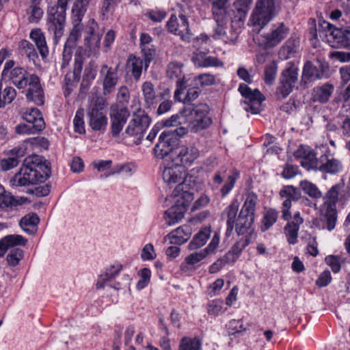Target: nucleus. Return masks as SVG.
Segmentation results:
<instances>
[{
  "mask_svg": "<svg viewBox=\"0 0 350 350\" xmlns=\"http://www.w3.org/2000/svg\"><path fill=\"white\" fill-rule=\"evenodd\" d=\"M258 196L254 192L245 195L244 203L237 215L239 203L233 200L222 213V217L226 221V237H230L235 229L238 235H244L248 232L254 220Z\"/></svg>",
  "mask_w": 350,
  "mask_h": 350,
  "instance_id": "obj_1",
  "label": "nucleus"
},
{
  "mask_svg": "<svg viewBox=\"0 0 350 350\" xmlns=\"http://www.w3.org/2000/svg\"><path fill=\"white\" fill-rule=\"evenodd\" d=\"M51 174L50 167L45 163H42L40 158L34 155L26 158L18 172L10 180L15 187H23L43 182Z\"/></svg>",
  "mask_w": 350,
  "mask_h": 350,
  "instance_id": "obj_2",
  "label": "nucleus"
},
{
  "mask_svg": "<svg viewBox=\"0 0 350 350\" xmlns=\"http://www.w3.org/2000/svg\"><path fill=\"white\" fill-rule=\"evenodd\" d=\"M186 185H180L175 188L172 193L167 199L173 204L165 212V220L167 225L172 226L178 223L183 217L190 203L193 200V193L188 191H183Z\"/></svg>",
  "mask_w": 350,
  "mask_h": 350,
  "instance_id": "obj_3",
  "label": "nucleus"
},
{
  "mask_svg": "<svg viewBox=\"0 0 350 350\" xmlns=\"http://www.w3.org/2000/svg\"><path fill=\"white\" fill-rule=\"evenodd\" d=\"M347 196L345 191V183L341 181L333 185L323 197V218L325 226L324 228L329 231L334 229L337 221L336 203L345 202Z\"/></svg>",
  "mask_w": 350,
  "mask_h": 350,
  "instance_id": "obj_4",
  "label": "nucleus"
},
{
  "mask_svg": "<svg viewBox=\"0 0 350 350\" xmlns=\"http://www.w3.org/2000/svg\"><path fill=\"white\" fill-rule=\"evenodd\" d=\"M150 121V117L144 110L137 109L132 114L131 119L122 135L124 137H133V142L135 144H140Z\"/></svg>",
  "mask_w": 350,
  "mask_h": 350,
  "instance_id": "obj_5",
  "label": "nucleus"
},
{
  "mask_svg": "<svg viewBox=\"0 0 350 350\" xmlns=\"http://www.w3.org/2000/svg\"><path fill=\"white\" fill-rule=\"evenodd\" d=\"M319 34L321 38L325 37L328 42L350 49V27L338 28L323 21L319 24Z\"/></svg>",
  "mask_w": 350,
  "mask_h": 350,
  "instance_id": "obj_6",
  "label": "nucleus"
},
{
  "mask_svg": "<svg viewBox=\"0 0 350 350\" xmlns=\"http://www.w3.org/2000/svg\"><path fill=\"white\" fill-rule=\"evenodd\" d=\"M162 178L164 183L170 187L177 185V188L180 185H186L183 191H189L194 193V188L190 185L191 176H188L185 167L179 164H172L165 166L162 171Z\"/></svg>",
  "mask_w": 350,
  "mask_h": 350,
  "instance_id": "obj_7",
  "label": "nucleus"
},
{
  "mask_svg": "<svg viewBox=\"0 0 350 350\" xmlns=\"http://www.w3.org/2000/svg\"><path fill=\"white\" fill-rule=\"evenodd\" d=\"M275 0H257L250 23L260 30L275 15Z\"/></svg>",
  "mask_w": 350,
  "mask_h": 350,
  "instance_id": "obj_8",
  "label": "nucleus"
},
{
  "mask_svg": "<svg viewBox=\"0 0 350 350\" xmlns=\"http://www.w3.org/2000/svg\"><path fill=\"white\" fill-rule=\"evenodd\" d=\"M297 67L294 63L288 62L281 74L280 85L276 90V96L278 98H284L289 95L297 81Z\"/></svg>",
  "mask_w": 350,
  "mask_h": 350,
  "instance_id": "obj_9",
  "label": "nucleus"
},
{
  "mask_svg": "<svg viewBox=\"0 0 350 350\" xmlns=\"http://www.w3.org/2000/svg\"><path fill=\"white\" fill-rule=\"evenodd\" d=\"M66 11L62 8L51 7L47 12V27L49 31L53 34L54 42L57 44L58 40L64 35L66 24Z\"/></svg>",
  "mask_w": 350,
  "mask_h": 350,
  "instance_id": "obj_10",
  "label": "nucleus"
},
{
  "mask_svg": "<svg viewBox=\"0 0 350 350\" xmlns=\"http://www.w3.org/2000/svg\"><path fill=\"white\" fill-rule=\"evenodd\" d=\"M212 2V12L213 18L217 23L214 29L213 38L215 39L224 40L227 38L226 33V3L228 0H211Z\"/></svg>",
  "mask_w": 350,
  "mask_h": 350,
  "instance_id": "obj_11",
  "label": "nucleus"
},
{
  "mask_svg": "<svg viewBox=\"0 0 350 350\" xmlns=\"http://www.w3.org/2000/svg\"><path fill=\"white\" fill-rule=\"evenodd\" d=\"M183 64L177 62H170L167 68V77L172 80H176V90L174 92V98L181 101V95L184 90L187 89V81L185 80V76L183 71Z\"/></svg>",
  "mask_w": 350,
  "mask_h": 350,
  "instance_id": "obj_12",
  "label": "nucleus"
},
{
  "mask_svg": "<svg viewBox=\"0 0 350 350\" xmlns=\"http://www.w3.org/2000/svg\"><path fill=\"white\" fill-rule=\"evenodd\" d=\"M239 91L246 99L244 103L247 107H245V109L254 114L258 113L260 111L261 103L265 99L261 92L257 89L252 90L245 83L239 85Z\"/></svg>",
  "mask_w": 350,
  "mask_h": 350,
  "instance_id": "obj_13",
  "label": "nucleus"
},
{
  "mask_svg": "<svg viewBox=\"0 0 350 350\" xmlns=\"http://www.w3.org/2000/svg\"><path fill=\"white\" fill-rule=\"evenodd\" d=\"M103 102L97 100L88 109L89 125L94 131L105 130L107 124V118L103 111Z\"/></svg>",
  "mask_w": 350,
  "mask_h": 350,
  "instance_id": "obj_14",
  "label": "nucleus"
},
{
  "mask_svg": "<svg viewBox=\"0 0 350 350\" xmlns=\"http://www.w3.org/2000/svg\"><path fill=\"white\" fill-rule=\"evenodd\" d=\"M279 195L281 198L284 199L282 204V217L283 219L288 221L291 218L290 209L292 206V202L297 201L300 198V192L292 185H286L280 189Z\"/></svg>",
  "mask_w": 350,
  "mask_h": 350,
  "instance_id": "obj_15",
  "label": "nucleus"
},
{
  "mask_svg": "<svg viewBox=\"0 0 350 350\" xmlns=\"http://www.w3.org/2000/svg\"><path fill=\"white\" fill-rule=\"evenodd\" d=\"M180 23L178 22L176 15L172 14L167 23V27L171 33L180 36L183 40L189 42L192 35L189 29L188 21L183 14L179 15Z\"/></svg>",
  "mask_w": 350,
  "mask_h": 350,
  "instance_id": "obj_16",
  "label": "nucleus"
},
{
  "mask_svg": "<svg viewBox=\"0 0 350 350\" xmlns=\"http://www.w3.org/2000/svg\"><path fill=\"white\" fill-rule=\"evenodd\" d=\"M27 86H29L26 92L27 100L31 101L39 106L44 105V93L39 77L35 74L31 75L27 82Z\"/></svg>",
  "mask_w": 350,
  "mask_h": 350,
  "instance_id": "obj_17",
  "label": "nucleus"
},
{
  "mask_svg": "<svg viewBox=\"0 0 350 350\" xmlns=\"http://www.w3.org/2000/svg\"><path fill=\"white\" fill-rule=\"evenodd\" d=\"M175 141L172 139V134L170 132L165 131L161 133L159 137V142L156 144L154 148V152L157 157L163 159L170 155L174 159V152L175 149L173 148V143Z\"/></svg>",
  "mask_w": 350,
  "mask_h": 350,
  "instance_id": "obj_18",
  "label": "nucleus"
},
{
  "mask_svg": "<svg viewBox=\"0 0 350 350\" xmlns=\"http://www.w3.org/2000/svg\"><path fill=\"white\" fill-rule=\"evenodd\" d=\"M118 66L115 68L103 64L100 70V77L103 79V94L105 95L111 93L116 88L119 77L118 75Z\"/></svg>",
  "mask_w": 350,
  "mask_h": 350,
  "instance_id": "obj_19",
  "label": "nucleus"
},
{
  "mask_svg": "<svg viewBox=\"0 0 350 350\" xmlns=\"http://www.w3.org/2000/svg\"><path fill=\"white\" fill-rule=\"evenodd\" d=\"M80 19L72 18V29L70 32L69 37L65 43L63 51L64 59H69L71 56V50L75 47L77 41L80 39L83 31L84 26Z\"/></svg>",
  "mask_w": 350,
  "mask_h": 350,
  "instance_id": "obj_20",
  "label": "nucleus"
},
{
  "mask_svg": "<svg viewBox=\"0 0 350 350\" xmlns=\"http://www.w3.org/2000/svg\"><path fill=\"white\" fill-rule=\"evenodd\" d=\"M288 33L289 29L283 23L273 25L271 31L265 36V46L270 48L278 45Z\"/></svg>",
  "mask_w": 350,
  "mask_h": 350,
  "instance_id": "obj_21",
  "label": "nucleus"
},
{
  "mask_svg": "<svg viewBox=\"0 0 350 350\" xmlns=\"http://www.w3.org/2000/svg\"><path fill=\"white\" fill-rule=\"evenodd\" d=\"M174 155V159L185 167L190 165L198 157L199 151L193 146H180L175 148Z\"/></svg>",
  "mask_w": 350,
  "mask_h": 350,
  "instance_id": "obj_22",
  "label": "nucleus"
},
{
  "mask_svg": "<svg viewBox=\"0 0 350 350\" xmlns=\"http://www.w3.org/2000/svg\"><path fill=\"white\" fill-rule=\"evenodd\" d=\"M130 113L125 107L113 109L111 113V129L113 137H117L122 130Z\"/></svg>",
  "mask_w": 350,
  "mask_h": 350,
  "instance_id": "obj_23",
  "label": "nucleus"
},
{
  "mask_svg": "<svg viewBox=\"0 0 350 350\" xmlns=\"http://www.w3.org/2000/svg\"><path fill=\"white\" fill-rule=\"evenodd\" d=\"M303 221L299 213H297L294 215L293 221L288 222L284 227L285 235L289 244L295 245L297 243L299 226Z\"/></svg>",
  "mask_w": 350,
  "mask_h": 350,
  "instance_id": "obj_24",
  "label": "nucleus"
},
{
  "mask_svg": "<svg viewBox=\"0 0 350 350\" xmlns=\"http://www.w3.org/2000/svg\"><path fill=\"white\" fill-rule=\"evenodd\" d=\"M27 240L22 235L10 234L0 240V257L4 256L7 251L16 246H25Z\"/></svg>",
  "mask_w": 350,
  "mask_h": 350,
  "instance_id": "obj_25",
  "label": "nucleus"
},
{
  "mask_svg": "<svg viewBox=\"0 0 350 350\" xmlns=\"http://www.w3.org/2000/svg\"><path fill=\"white\" fill-rule=\"evenodd\" d=\"M341 162L332 157H329L324 154L319 159L318 170L322 172L329 174H337L342 170Z\"/></svg>",
  "mask_w": 350,
  "mask_h": 350,
  "instance_id": "obj_26",
  "label": "nucleus"
},
{
  "mask_svg": "<svg viewBox=\"0 0 350 350\" xmlns=\"http://www.w3.org/2000/svg\"><path fill=\"white\" fill-rule=\"evenodd\" d=\"M191 59L195 66L198 68L220 67L224 64L217 57L206 56L202 52L194 53Z\"/></svg>",
  "mask_w": 350,
  "mask_h": 350,
  "instance_id": "obj_27",
  "label": "nucleus"
},
{
  "mask_svg": "<svg viewBox=\"0 0 350 350\" xmlns=\"http://www.w3.org/2000/svg\"><path fill=\"white\" fill-rule=\"evenodd\" d=\"M30 75L23 68L15 67L10 70L8 77L18 88L23 89L27 86Z\"/></svg>",
  "mask_w": 350,
  "mask_h": 350,
  "instance_id": "obj_28",
  "label": "nucleus"
},
{
  "mask_svg": "<svg viewBox=\"0 0 350 350\" xmlns=\"http://www.w3.org/2000/svg\"><path fill=\"white\" fill-rule=\"evenodd\" d=\"M30 38L35 42L39 53L44 59L49 55V48L43 32L40 29H32L30 33Z\"/></svg>",
  "mask_w": 350,
  "mask_h": 350,
  "instance_id": "obj_29",
  "label": "nucleus"
},
{
  "mask_svg": "<svg viewBox=\"0 0 350 350\" xmlns=\"http://www.w3.org/2000/svg\"><path fill=\"white\" fill-rule=\"evenodd\" d=\"M191 229L188 226H182L171 232L167 238L170 243L181 245L185 243L190 237Z\"/></svg>",
  "mask_w": 350,
  "mask_h": 350,
  "instance_id": "obj_30",
  "label": "nucleus"
},
{
  "mask_svg": "<svg viewBox=\"0 0 350 350\" xmlns=\"http://www.w3.org/2000/svg\"><path fill=\"white\" fill-rule=\"evenodd\" d=\"M208 112V107L206 104H200L196 107L189 105L184 109L183 115L184 116H189L190 120H204L205 118H209L207 114Z\"/></svg>",
  "mask_w": 350,
  "mask_h": 350,
  "instance_id": "obj_31",
  "label": "nucleus"
},
{
  "mask_svg": "<svg viewBox=\"0 0 350 350\" xmlns=\"http://www.w3.org/2000/svg\"><path fill=\"white\" fill-rule=\"evenodd\" d=\"M25 154L23 148H14L10 151L11 156L7 159H3L0 161V166L3 171H8L16 167L19 163L18 159Z\"/></svg>",
  "mask_w": 350,
  "mask_h": 350,
  "instance_id": "obj_32",
  "label": "nucleus"
},
{
  "mask_svg": "<svg viewBox=\"0 0 350 350\" xmlns=\"http://www.w3.org/2000/svg\"><path fill=\"white\" fill-rule=\"evenodd\" d=\"M39 221L38 216L36 213H31L24 216L19 224L24 232L28 234H34L37 232Z\"/></svg>",
  "mask_w": 350,
  "mask_h": 350,
  "instance_id": "obj_33",
  "label": "nucleus"
},
{
  "mask_svg": "<svg viewBox=\"0 0 350 350\" xmlns=\"http://www.w3.org/2000/svg\"><path fill=\"white\" fill-rule=\"evenodd\" d=\"M144 62L139 57L130 55L126 63L127 72L130 73L135 81H139L143 70Z\"/></svg>",
  "mask_w": 350,
  "mask_h": 350,
  "instance_id": "obj_34",
  "label": "nucleus"
},
{
  "mask_svg": "<svg viewBox=\"0 0 350 350\" xmlns=\"http://www.w3.org/2000/svg\"><path fill=\"white\" fill-rule=\"evenodd\" d=\"M334 91V86L330 83H325L314 88L312 99L314 101L326 103Z\"/></svg>",
  "mask_w": 350,
  "mask_h": 350,
  "instance_id": "obj_35",
  "label": "nucleus"
},
{
  "mask_svg": "<svg viewBox=\"0 0 350 350\" xmlns=\"http://www.w3.org/2000/svg\"><path fill=\"white\" fill-rule=\"evenodd\" d=\"M211 228L204 227L196 234L189 243V247L191 250H197L202 247L211 236Z\"/></svg>",
  "mask_w": 350,
  "mask_h": 350,
  "instance_id": "obj_36",
  "label": "nucleus"
},
{
  "mask_svg": "<svg viewBox=\"0 0 350 350\" xmlns=\"http://www.w3.org/2000/svg\"><path fill=\"white\" fill-rule=\"evenodd\" d=\"M321 76L322 74L311 62L308 61L305 63L301 75V82L307 83L315 79H321Z\"/></svg>",
  "mask_w": 350,
  "mask_h": 350,
  "instance_id": "obj_37",
  "label": "nucleus"
},
{
  "mask_svg": "<svg viewBox=\"0 0 350 350\" xmlns=\"http://www.w3.org/2000/svg\"><path fill=\"white\" fill-rule=\"evenodd\" d=\"M22 117L27 123H31L33 125H38V121L40 120L42 124V128H45V122L42 115L40 111L36 108L31 107L24 109L22 113Z\"/></svg>",
  "mask_w": 350,
  "mask_h": 350,
  "instance_id": "obj_38",
  "label": "nucleus"
},
{
  "mask_svg": "<svg viewBox=\"0 0 350 350\" xmlns=\"http://www.w3.org/2000/svg\"><path fill=\"white\" fill-rule=\"evenodd\" d=\"M142 91L146 107L150 108L155 103L157 98L154 85L150 81H145L142 84Z\"/></svg>",
  "mask_w": 350,
  "mask_h": 350,
  "instance_id": "obj_39",
  "label": "nucleus"
},
{
  "mask_svg": "<svg viewBox=\"0 0 350 350\" xmlns=\"http://www.w3.org/2000/svg\"><path fill=\"white\" fill-rule=\"evenodd\" d=\"M18 51L23 56H26L33 63L38 59V55L33 44L27 40H23L18 43Z\"/></svg>",
  "mask_w": 350,
  "mask_h": 350,
  "instance_id": "obj_40",
  "label": "nucleus"
},
{
  "mask_svg": "<svg viewBox=\"0 0 350 350\" xmlns=\"http://www.w3.org/2000/svg\"><path fill=\"white\" fill-rule=\"evenodd\" d=\"M121 269L120 265H112L109 269H107L106 271L100 275L98 279L96 282V288H102L105 286V284L110 282L113 278H114L120 272Z\"/></svg>",
  "mask_w": 350,
  "mask_h": 350,
  "instance_id": "obj_41",
  "label": "nucleus"
},
{
  "mask_svg": "<svg viewBox=\"0 0 350 350\" xmlns=\"http://www.w3.org/2000/svg\"><path fill=\"white\" fill-rule=\"evenodd\" d=\"M18 204H21V203L15 199L10 193L6 191L0 184V208L16 206Z\"/></svg>",
  "mask_w": 350,
  "mask_h": 350,
  "instance_id": "obj_42",
  "label": "nucleus"
},
{
  "mask_svg": "<svg viewBox=\"0 0 350 350\" xmlns=\"http://www.w3.org/2000/svg\"><path fill=\"white\" fill-rule=\"evenodd\" d=\"M38 125H33L31 123L20 124L15 127V131L19 135H31L36 134L42 131L44 129L42 128V124L40 120L38 121Z\"/></svg>",
  "mask_w": 350,
  "mask_h": 350,
  "instance_id": "obj_43",
  "label": "nucleus"
},
{
  "mask_svg": "<svg viewBox=\"0 0 350 350\" xmlns=\"http://www.w3.org/2000/svg\"><path fill=\"white\" fill-rule=\"evenodd\" d=\"M299 45V40L295 38H290L280 50V55L284 59H288L296 52Z\"/></svg>",
  "mask_w": 350,
  "mask_h": 350,
  "instance_id": "obj_44",
  "label": "nucleus"
},
{
  "mask_svg": "<svg viewBox=\"0 0 350 350\" xmlns=\"http://www.w3.org/2000/svg\"><path fill=\"white\" fill-rule=\"evenodd\" d=\"M278 212L273 208H268L265 211L262 220L261 230L265 232L275 224L278 219Z\"/></svg>",
  "mask_w": 350,
  "mask_h": 350,
  "instance_id": "obj_45",
  "label": "nucleus"
},
{
  "mask_svg": "<svg viewBox=\"0 0 350 350\" xmlns=\"http://www.w3.org/2000/svg\"><path fill=\"white\" fill-rule=\"evenodd\" d=\"M96 75V65L95 62H90L88 66L85 68L84 75L82 83L81 84V88L88 89L90 84L93 81Z\"/></svg>",
  "mask_w": 350,
  "mask_h": 350,
  "instance_id": "obj_46",
  "label": "nucleus"
},
{
  "mask_svg": "<svg viewBox=\"0 0 350 350\" xmlns=\"http://www.w3.org/2000/svg\"><path fill=\"white\" fill-rule=\"evenodd\" d=\"M42 0H31L29 8V20L31 23H38L43 16V10L39 6Z\"/></svg>",
  "mask_w": 350,
  "mask_h": 350,
  "instance_id": "obj_47",
  "label": "nucleus"
},
{
  "mask_svg": "<svg viewBox=\"0 0 350 350\" xmlns=\"http://www.w3.org/2000/svg\"><path fill=\"white\" fill-rule=\"evenodd\" d=\"M2 85L0 84V108L11 103L16 96V91L12 87H6L1 92Z\"/></svg>",
  "mask_w": 350,
  "mask_h": 350,
  "instance_id": "obj_48",
  "label": "nucleus"
},
{
  "mask_svg": "<svg viewBox=\"0 0 350 350\" xmlns=\"http://www.w3.org/2000/svg\"><path fill=\"white\" fill-rule=\"evenodd\" d=\"M90 0H77L72 7V18L82 20Z\"/></svg>",
  "mask_w": 350,
  "mask_h": 350,
  "instance_id": "obj_49",
  "label": "nucleus"
},
{
  "mask_svg": "<svg viewBox=\"0 0 350 350\" xmlns=\"http://www.w3.org/2000/svg\"><path fill=\"white\" fill-rule=\"evenodd\" d=\"M299 186L306 194L312 198H320L322 197V193L319 188L310 181L301 180Z\"/></svg>",
  "mask_w": 350,
  "mask_h": 350,
  "instance_id": "obj_50",
  "label": "nucleus"
},
{
  "mask_svg": "<svg viewBox=\"0 0 350 350\" xmlns=\"http://www.w3.org/2000/svg\"><path fill=\"white\" fill-rule=\"evenodd\" d=\"M278 66L275 62L269 63L265 68L264 81L267 85H272L275 79Z\"/></svg>",
  "mask_w": 350,
  "mask_h": 350,
  "instance_id": "obj_51",
  "label": "nucleus"
},
{
  "mask_svg": "<svg viewBox=\"0 0 350 350\" xmlns=\"http://www.w3.org/2000/svg\"><path fill=\"white\" fill-rule=\"evenodd\" d=\"M200 348L201 342L198 338L184 337L179 345V350H200Z\"/></svg>",
  "mask_w": 350,
  "mask_h": 350,
  "instance_id": "obj_52",
  "label": "nucleus"
},
{
  "mask_svg": "<svg viewBox=\"0 0 350 350\" xmlns=\"http://www.w3.org/2000/svg\"><path fill=\"white\" fill-rule=\"evenodd\" d=\"M212 120L210 118H205L204 120H189L188 126L189 131L192 133H198L203 129H206L211 125Z\"/></svg>",
  "mask_w": 350,
  "mask_h": 350,
  "instance_id": "obj_53",
  "label": "nucleus"
},
{
  "mask_svg": "<svg viewBox=\"0 0 350 350\" xmlns=\"http://www.w3.org/2000/svg\"><path fill=\"white\" fill-rule=\"evenodd\" d=\"M24 253L21 249L14 248L10 250L6 257V260L10 266L15 267L23 258Z\"/></svg>",
  "mask_w": 350,
  "mask_h": 350,
  "instance_id": "obj_54",
  "label": "nucleus"
},
{
  "mask_svg": "<svg viewBox=\"0 0 350 350\" xmlns=\"http://www.w3.org/2000/svg\"><path fill=\"white\" fill-rule=\"evenodd\" d=\"M83 117L84 109L80 108L76 111L75 116L73 120L75 131L80 134H83L85 132Z\"/></svg>",
  "mask_w": 350,
  "mask_h": 350,
  "instance_id": "obj_55",
  "label": "nucleus"
},
{
  "mask_svg": "<svg viewBox=\"0 0 350 350\" xmlns=\"http://www.w3.org/2000/svg\"><path fill=\"white\" fill-rule=\"evenodd\" d=\"M208 256L206 250H202L195 252L187 256L185 259V262L187 265L194 266L201 262Z\"/></svg>",
  "mask_w": 350,
  "mask_h": 350,
  "instance_id": "obj_56",
  "label": "nucleus"
},
{
  "mask_svg": "<svg viewBox=\"0 0 350 350\" xmlns=\"http://www.w3.org/2000/svg\"><path fill=\"white\" fill-rule=\"evenodd\" d=\"M301 165L306 168L307 170L311 169H318L319 165V160H318L316 157L315 153L313 150L311 152L300 161Z\"/></svg>",
  "mask_w": 350,
  "mask_h": 350,
  "instance_id": "obj_57",
  "label": "nucleus"
},
{
  "mask_svg": "<svg viewBox=\"0 0 350 350\" xmlns=\"http://www.w3.org/2000/svg\"><path fill=\"white\" fill-rule=\"evenodd\" d=\"M239 177V173L236 170H234L232 174L228 176L227 181L221 189V193L223 197L228 195L232 189Z\"/></svg>",
  "mask_w": 350,
  "mask_h": 350,
  "instance_id": "obj_58",
  "label": "nucleus"
},
{
  "mask_svg": "<svg viewBox=\"0 0 350 350\" xmlns=\"http://www.w3.org/2000/svg\"><path fill=\"white\" fill-rule=\"evenodd\" d=\"M194 85L200 84L201 86H208L215 83V77L209 73L200 74L193 79Z\"/></svg>",
  "mask_w": 350,
  "mask_h": 350,
  "instance_id": "obj_59",
  "label": "nucleus"
},
{
  "mask_svg": "<svg viewBox=\"0 0 350 350\" xmlns=\"http://www.w3.org/2000/svg\"><path fill=\"white\" fill-rule=\"evenodd\" d=\"M134 169V165L131 163L120 165L119 166H117L116 170L111 171L108 174L101 175L100 178H107L109 176L115 174L116 173H124V174L129 176L132 174Z\"/></svg>",
  "mask_w": 350,
  "mask_h": 350,
  "instance_id": "obj_60",
  "label": "nucleus"
},
{
  "mask_svg": "<svg viewBox=\"0 0 350 350\" xmlns=\"http://www.w3.org/2000/svg\"><path fill=\"white\" fill-rule=\"evenodd\" d=\"M90 33L92 35L91 39L94 40V42H90V38L89 37H86L85 38V44L90 49V50L96 51L99 47L100 44L101 36L99 34L94 35V29H90Z\"/></svg>",
  "mask_w": 350,
  "mask_h": 350,
  "instance_id": "obj_61",
  "label": "nucleus"
},
{
  "mask_svg": "<svg viewBox=\"0 0 350 350\" xmlns=\"http://www.w3.org/2000/svg\"><path fill=\"white\" fill-rule=\"evenodd\" d=\"M187 88H188L186 96L183 98L181 97V100H183L185 103H190L196 100L200 95V90L196 86L191 87V85H187Z\"/></svg>",
  "mask_w": 350,
  "mask_h": 350,
  "instance_id": "obj_62",
  "label": "nucleus"
},
{
  "mask_svg": "<svg viewBox=\"0 0 350 350\" xmlns=\"http://www.w3.org/2000/svg\"><path fill=\"white\" fill-rule=\"evenodd\" d=\"M139 274L141 279L137 284V288L138 289H142L149 283L151 272L149 269L144 268L139 271Z\"/></svg>",
  "mask_w": 350,
  "mask_h": 350,
  "instance_id": "obj_63",
  "label": "nucleus"
},
{
  "mask_svg": "<svg viewBox=\"0 0 350 350\" xmlns=\"http://www.w3.org/2000/svg\"><path fill=\"white\" fill-rule=\"evenodd\" d=\"M222 306L221 300H213L207 305V312L211 315H218L222 310Z\"/></svg>",
  "mask_w": 350,
  "mask_h": 350,
  "instance_id": "obj_64",
  "label": "nucleus"
}]
</instances>
